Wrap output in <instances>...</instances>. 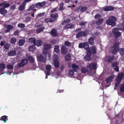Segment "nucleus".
Here are the masks:
<instances>
[{
  "label": "nucleus",
  "instance_id": "7c9ffc66",
  "mask_svg": "<svg viewBox=\"0 0 124 124\" xmlns=\"http://www.w3.org/2000/svg\"><path fill=\"white\" fill-rule=\"evenodd\" d=\"M74 72L73 70H70L69 72V76L71 78H73L74 77L73 76Z\"/></svg>",
  "mask_w": 124,
  "mask_h": 124
},
{
  "label": "nucleus",
  "instance_id": "aec40b11",
  "mask_svg": "<svg viewBox=\"0 0 124 124\" xmlns=\"http://www.w3.org/2000/svg\"><path fill=\"white\" fill-rule=\"evenodd\" d=\"M57 16L58 15L56 13H55L51 15V17L52 18V20L53 21V22L56 19Z\"/></svg>",
  "mask_w": 124,
  "mask_h": 124
},
{
  "label": "nucleus",
  "instance_id": "1a4fd4ad",
  "mask_svg": "<svg viewBox=\"0 0 124 124\" xmlns=\"http://www.w3.org/2000/svg\"><path fill=\"white\" fill-rule=\"evenodd\" d=\"M119 45V43L118 42H116L114 43L113 46V50L112 52V53L113 54H116L117 52L119 49L118 47Z\"/></svg>",
  "mask_w": 124,
  "mask_h": 124
},
{
  "label": "nucleus",
  "instance_id": "2eb2a0df",
  "mask_svg": "<svg viewBox=\"0 0 124 124\" xmlns=\"http://www.w3.org/2000/svg\"><path fill=\"white\" fill-rule=\"evenodd\" d=\"M72 68L74 71H76L79 70V67L78 65L73 64L72 65Z\"/></svg>",
  "mask_w": 124,
  "mask_h": 124
},
{
  "label": "nucleus",
  "instance_id": "b1692460",
  "mask_svg": "<svg viewBox=\"0 0 124 124\" xmlns=\"http://www.w3.org/2000/svg\"><path fill=\"white\" fill-rule=\"evenodd\" d=\"M13 28L12 26L9 25H8L7 26V29L5 31V32L7 33L9 32L10 30Z\"/></svg>",
  "mask_w": 124,
  "mask_h": 124
},
{
  "label": "nucleus",
  "instance_id": "412c9836",
  "mask_svg": "<svg viewBox=\"0 0 124 124\" xmlns=\"http://www.w3.org/2000/svg\"><path fill=\"white\" fill-rule=\"evenodd\" d=\"M114 56H112L111 58L106 56V60L108 62H112L114 59Z\"/></svg>",
  "mask_w": 124,
  "mask_h": 124
},
{
  "label": "nucleus",
  "instance_id": "3c124183",
  "mask_svg": "<svg viewBox=\"0 0 124 124\" xmlns=\"http://www.w3.org/2000/svg\"><path fill=\"white\" fill-rule=\"evenodd\" d=\"M68 26H70L69 27H65L67 29H68L69 28H70V29H72L74 27V26L73 24H68Z\"/></svg>",
  "mask_w": 124,
  "mask_h": 124
},
{
  "label": "nucleus",
  "instance_id": "20e7f679",
  "mask_svg": "<svg viewBox=\"0 0 124 124\" xmlns=\"http://www.w3.org/2000/svg\"><path fill=\"white\" fill-rule=\"evenodd\" d=\"M124 29V26L122 25V27L121 28L119 27V29L118 28H114L112 31L113 33L115 35V37H117L120 36L121 33L118 31L119 30H123Z\"/></svg>",
  "mask_w": 124,
  "mask_h": 124
},
{
  "label": "nucleus",
  "instance_id": "de8ad7c7",
  "mask_svg": "<svg viewBox=\"0 0 124 124\" xmlns=\"http://www.w3.org/2000/svg\"><path fill=\"white\" fill-rule=\"evenodd\" d=\"M81 71L83 73H85L87 72V69L86 70L85 68H82L81 69Z\"/></svg>",
  "mask_w": 124,
  "mask_h": 124
},
{
  "label": "nucleus",
  "instance_id": "5fc2aeb1",
  "mask_svg": "<svg viewBox=\"0 0 124 124\" xmlns=\"http://www.w3.org/2000/svg\"><path fill=\"white\" fill-rule=\"evenodd\" d=\"M112 65L113 67H115L117 65V63L116 62H114L112 63Z\"/></svg>",
  "mask_w": 124,
  "mask_h": 124
},
{
  "label": "nucleus",
  "instance_id": "4c0bfd02",
  "mask_svg": "<svg viewBox=\"0 0 124 124\" xmlns=\"http://www.w3.org/2000/svg\"><path fill=\"white\" fill-rule=\"evenodd\" d=\"M16 41V39L14 38H11L10 39L11 42L13 44H14L15 43Z\"/></svg>",
  "mask_w": 124,
  "mask_h": 124
},
{
  "label": "nucleus",
  "instance_id": "49530a36",
  "mask_svg": "<svg viewBox=\"0 0 124 124\" xmlns=\"http://www.w3.org/2000/svg\"><path fill=\"white\" fill-rule=\"evenodd\" d=\"M63 3H61L60 4V7L59 8V10H61L62 9H63Z\"/></svg>",
  "mask_w": 124,
  "mask_h": 124
},
{
  "label": "nucleus",
  "instance_id": "58836bf2",
  "mask_svg": "<svg viewBox=\"0 0 124 124\" xmlns=\"http://www.w3.org/2000/svg\"><path fill=\"white\" fill-rule=\"evenodd\" d=\"M35 7V6L34 5H32L31 6L28 10L29 11H31L32 10H33V11L36 10V9H33Z\"/></svg>",
  "mask_w": 124,
  "mask_h": 124
},
{
  "label": "nucleus",
  "instance_id": "4be33fe9",
  "mask_svg": "<svg viewBox=\"0 0 124 124\" xmlns=\"http://www.w3.org/2000/svg\"><path fill=\"white\" fill-rule=\"evenodd\" d=\"M36 41V39L33 38H31L28 39V42H31V43H33L34 46L35 45V42Z\"/></svg>",
  "mask_w": 124,
  "mask_h": 124
},
{
  "label": "nucleus",
  "instance_id": "79ce46f5",
  "mask_svg": "<svg viewBox=\"0 0 124 124\" xmlns=\"http://www.w3.org/2000/svg\"><path fill=\"white\" fill-rule=\"evenodd\" d=\"M28 58L30 62H33L34 61V58L31 56H29L28 57Z\"/></svg>",
  "mask_w": 124,
  "mask_h": 124
},
{
  "label": "nucleus",
  "instance_id": "f03ea898",
  "mask_svg": "<svg viewBox=\"0 0 124 124\" xmlns=\"http://www.w3.org/2000/svg\"><path fill=\"white\" fill-rule=\"evenodd\" d=\"M97 65L96 63L93 62L90 63L87 66V73L89 75H92V70L97 69Z\"/></svg>",
  "mask_w": 124,
  "mask_h": 124
},
{
  "label": "nucleus",
  "instance_id": "6e6d98bb",
  "mask_svg": "<svg viewBox=\"0 0 124 124\" xmlns=\"http://www.w3.org/2000/svg\"><path fill=\"white\" fill-rule=\"evenodd\" d=\"M100 15L99 14H97L94 17L96 19H98L99 18Z\"/></svg>",
  "mask_w": 124,
  "mask_h": 124
},
{
  "label": "nucleus",
  "instance_id": "603ef678",
  "mask_svg": "<svg viewBox=\"0 0 124 124\" xmlns=\"http://www.w3.org/2000/svg\"><path fill=\"white\" fill-rule=\"evenodd\" d=\"M7 68L8 69H12L13 68V66L11 64H9L7 66Z\"/></svg>",
  "mask_w": 124,
  "mask_h": 124
},
{
  "label": "nucleus",
  "instance_id": "c9c22d12",
  "mask_svg": "<svg viewBox=\"0 0 124 124\" xmlns=\"http://www.w3.org/2000/svg\"><path fill=\"white\" fill-rule=\"evenodd\" d=\"M35 50V48L34 46H31L29 48V50L30 51H33Z\"/></svg>",
  "mask_w": 124,
  "mask_h": 124
},
{
  "label": "nucleus",
  "instance_id": "6e6552de",
  "mask_svg": "<svg viewBox=\"0 0 124 124\" xmlns=\"http://www.w3.org/2000/svg\"><path fill=\"white\" fill-rule=\"evenodd\" d=\"M91 54V52L89 49H87V54L85 57V59L86 61H89L91 59L90 56Z\"/></svg>",
  "mask_w": 124,
  "mask_h": 124
},
{
  "label": "nucleus",
  "instance_id": "0e129e2a",
  "mask_svg": "<svg viewBox=\"0 0 124 124\" xmlns=\"http://www.w3.org/2000/svg\"><path fill=\"white\" fill-rule=\"evenodd\" d=\"M6 73L7 74L10 75V74L12 73V72H10L8 71H7L6 72Z\"/></svg>",
  "mask_w": 124,
  "mask_h": 124
},
{
  "label": "nucleus",
  "instance_id": "09e8293b",
  "mask_svg": "<svg viewBox=\"0 0 124 124\" xmlns=\"http://www.w3.org/2000/svg\"><path fill=\"white\" fill-rule=\"evenodd\" d=\"M18 26L19 27L23 28L25 27V25L23 23H20L18 25Z\"/></svg>",
  "mask_w": 124,
  "mask_h": 124
},
{
  "label": "nucleus",
  "instance_id": "37998d69",
  "mask_svg": "<svg viewBox=\"0 0 124 124\" xmlns=\"http://www.w3.org/2000/svg\"><path fill=\"white\" fill-rule=\"evenodd\" d=\"M44 20V21L46 23H48L49 22H53V21L52 20V19L49 18L45 19Z\"/></svg>",
  "mask_w": 124,
  "mask_h": 124
},
{
  "label": "nucleus",
  "instance_id": "f8f14e48",
  "mask_svg": "<svg viewBox=\"0 0 124 124\" xmlns=\"http://www.w3.org/2000/svg\"><path fill=\"white\" fill-rule=\"evenodd\" d=\"M28 60L26 59H23L22 60L21 62L18 64L19 67H22L26 64L28 62Z\"/></svg>",
  "mask_w": 124,
  "mask_h": 124
},
{
  "label": "nucleus",
  "instance_id": "338daca9",
  "mask_svg": "<svg viewBox=\"0 0 124 124\" xmlns=\"http://www.w3.org/2000/svg\"><path fill=\"white\" fill-rule=\"evenodd\" d=\"M4 41H1L0 43V45L1 46H2L4 45Z\"/></svg>",
  "mask_w": 124,
  "mask_h": 124
},
{
  "label": "nucleus",
  "instance_id": "052dcab7",
  "mask_svg": "<svg viewBox=\"0 0 124 124\" xmlns=\"http://www.w3.org/2000/svg\"><path fill=\"white\" fill-rule=\"evenodd\" d=\"M117 82L116 83L115 85V86L117 87H118L119 86V85L120 83H119V82Z\"/></svg>",
  "mask_w": 124,
  "mask_h": 124
},
{
  "label": "nucleus",
  "instance_id": "5701e85b",
  "mask_svg": "<svg viewBox=\"0 0 124 124\" xmlns=\"http://www.w3.org/2000/svg\"><path fill=\"white\" fill-rule=\"evenodd\" d=\"M5 68V66L4 64L1 63L0 64V73L3 71Z\"/></svg>",
  "mask_w": 124,
  "mask_h": 124
},
{
  "label": "nucleus",
  "instance_id": "423d86ee",
  "mask_svg": "<svg viewBox=\"0 0 124 124\" xmlns=\"http://www.w3.org/2000/svg\"><path fill=\"white\" fill-rule=\"evenodd\" d=\"M43 26L42 24L41 23H39L36 24L35 26L37 27V32L39 33L43 31L44 29V28H41Z\"/></svg>",
  "mask_w": 124,
  "mask_h": 124
},
{
  "label": "nucleus",
  "instance_id": "f704fd0d",
  "mask_svg": "<svg viewBox=\"0 0 124 124\" xmlns=\"http://www.w3.org/2000/svg\"><path fill=\"white\" fill-rule=\"evenodd\" d=\"M103 20V19H99L96 22V24L98 25H99L102 23Z\"/></svg>",
  "mask_w": 124,
  "mask_h": 124
},
{
  "label": "nucleus",
  "instance_id": "6ab92c4d",
  "mask_svg": "<svg viewBox=\"0 0 124 124\" xmlns=\"http://www.w3.org/2000/svg\"><path fill=\"white\" fill-rule=\"evenodd\" d=\"M9 6V4L8 3L3 2L0 4V7L2 6L4 8H6L8 7Z\"/></svg>",
  "mask_w": 124,
  "mask_h": 124
},
{
  "label": "nucleus",
  "instance_id": "2f4dec72",
  "mask_svg": "<svg viewBox=\"0 0 124 124\" xmlns=\"http://www.w3.org/2000/svg\"><path fill=\"white\" fill-rule=\"evenodd\" d=\"M25 40H19V42L18 43V45L20 46H23V45L24 43H25Z\"/></svg>",
  "mask_w": 124,
  "mask_h": 124
},
{
  "label": "nucleus",
  "instance_id": "864d4df0",
  "mask_svg": "<svg viewBox=\"0 0 124 124\" xmlns=\"http://www.w3.org/2000/svg\"><path fill=\"white\" fill-rule=\"evenodd\" d=\"M65 45L67 46H69L71 45V43L69 41H66L65 42Z\"/></svg>",
  "mask_w": 124,
  "mask_h": 124
},
{
  "label": "nucleus",
  "instance_id": "8fccbe9b",
  "mask_svg": "<svg viewBox=\"0 0 124 124\" xmlns=\"http://www.w3.org/2000/svg\"><path fill=\"white\" fill-rule=\"evenodd\" d=\"M87 8L86 7H84L82 8L80 10V11L81 12H83L85 11L87 9Z\"/></svg>",
  "mask_w": 124,
  "mask_h": 124
},
{
  "label": "nucleus",
  "instance_id": "ea45409f",
  "mask_svg": "<svg viewBox=\"0 0 124 124\" xmlns=\"http://www.w3.org/2000/svg\"><path fill=\"white\" fill-rule=\"evenodd\" d=\"M60 72H58L56 74L57 75V76H56L55 75H54L53 74H52V76L53 77H55L56 78H57L59 77V76L60 75Z\"/></svg>",
  "mask_w": 124,
  "mask_h": 124
},
{
  "label": "nucleus",
  "instance_id": "13d9d810",
  "mask_svg": "<svg viewBox=\"0 0 124 124\" xmlns=\"http://www.w3.org/2000/svg\"><path fill=\"white\" fill-rule=\"evenodd\" d=\"M86 23L85 22H82L80 23V24L81 25H84Z\"/></svg>",
  "mask_w": 124,
  "mask_h": 124
},
{
  "label": "nucleus",
  "instance_id": "680f3d73",
  "mask_svg": "<svg viewBox=\"0 0 124 124\" xmlns=\"http://www.w3.org/2000/svg\"><path fill=\"white\" fill-rule=\"evenodd\" d=\"M16 6L15 5L12 6L11 7V9L13 10L15 8Z\"/></svg>",
  "mask_w": 124,
  "mask_h": 124
},
{
  "label": "nucleus",
  "instance_id": "c03bdc74",
  "mask_svg": "<svg viewBox=\"0 0 124 124\" xmlns=\"http://www.w3.org/2000/svg\"><path fill=\"white\" fill-rule=\"evenodd\" d=\"M120 88L121 92H123L124 91V83L121 85Z\"/></svg>",
  "mask_w": 124,
  "mask_h": 124
},
{
  "label": "nucleus",
  "instance_id": "9b49d317",
  "mask_svg": "<svg viewBox=\"0 0 124 124\" xmlns=\"http://www.w3.org/2000/svg\"><path fill=\"white\" fill-rule=\"evenodd\" d=\"M51 66L50 65H48L46 66V69L47 70L46 72L45 73L46 77L45 78L47 79L48 78L47 76L50 75V71L51 69Z\"/></svg>",
  "mask_w": 124,
  "mask_h": 124
},
{
  "label": "nucleus",
  "instance_id": "dca6fc26",
  "mask_svg": "<svg viewBox=\"0 0 124 124\" xmlns=\"http://www.w3.org/2000/svg\"><path fill=\"white\" fill-rule=\"evenodd\" d=\"M114 9V8L111 6L107 7L104 8H103V10L106 11L112 10H113Z\"/></svg>",
  "mask_w": 124,
  "mask_h": 124
},
{
  "label": "nucleus",
  "instance_id": "c756f323",
  "mask_svg": "<svg viewBox=\"0 0 124 124\" xmlns=\"http://www.w3.org/2000/svg\"><path fill=\"white\" fill-rule=\"evenodd\" d=\"M87 49H89L91 52V54L92 53L93 54H94L95 53L96 51V49L95 48L94 46H93L91 47V49L88 48Z\"/></svg>",
  "mask_w": 124,
  "mask_h": 124
},
{
  "label": "nucleus",
  "instance_id": "72a5a7b5",
  "mask_svg": "<svg viewBox=\"0 0 124 124\" xmlns=\"http://www.w3.org/2000/svg\"><path fill=\"white\" fill-rule=\"evenodd\" d=\"M70 21V20L69 19H67L63 21L62 23V24L63 25L67 24Z\"/></svg>",
  "mask_w": 124,
  "mask_h": 124
},
{
  "label": "nucleus",
  "instance_id": "9d476101",
  "mask_svg": "<svg viewBox=\"0 0 124 124\" xmlns=\"http://www.w3.org/2000/svg\"><path fill=\"white\" fill-rule=\"evenodd\" d=\"M89 47L88 44L87 42L84 43H80L79 45V47L80 48H84L85 49H87Z\"/></svg>",
  "mask_w": 124,
  "mask_h": 124
},
{
  "label": "nucleus",
  "instance_id": "c85d7f7f",
  "mask_svg": "<svg viewBox=\"0 0 124 124\" xmlns=\"http://www.w3.org/2000/svg\"><path fill=\"white\" fill-rule=\"evenodd\" d=\"M42 41L41 40H37L35 42V45H36L38 46H40L42 45Z\"/></svg>",
  "mask_w": 124,
  "mask_h": 124
},
{
  "label": "nucleus",
  "instance_id": "39448f33",
  "mask_svg": "<svg viewBox=\"0 0 124 124\" xmlns=\"http://www.w3.org/2000/svg\"><path fill=\"white\" fill-rule=\"evenodd\" d=\"M114 78L113 76L109 77L108 78L106 81V84H104L102 82V85L103 87H107L109 86L110 85V82H111Z\"/></svg>",
  "mask_w": 124,
  "mask_h": 124
},
{
  "label": "nucleus",
  "instance_id": "bb28decb",
  "mask_svg": "<svg viewBox=\"0 0 124 124\" xmlns=\"http://www.w3.org/2000/svg\"><path fill=\"white\" fill-rule=\"evenodd\" d=\"M8 120L7 116H3L0 118V120H2L4 122H6Z\"/></svg>",
  "mask_w": 124,
  "mask_h": 124
},
{
  "label": "nucleus",
  "instance_id": "a18cd8bd",
  "mask_svg": "<svg viewBox=\"0 0 124 124\" xmlns=\"http://www.w3.org/2000/svg\"><path fill=\"white\" fill-rule=\"evenodd\" d=\"M65 58L66 61L69 60L70 58V56L69 54H68L65 56Z\"/></svg>",
  "mask_w": 124,
  "mask_h": 124
},
{
  "label": "nucleus",
  "instance_id": "bf43d9fd",
  "mask_svg": "<svg viewBox=\"0 0 124 124\" xmlns=\"http://www.w3.org/2000/svg\"><path fill=\"white\" fill-rule=\"evenodd\" d=\"M115 70L116 71H118L119 70V68L118 66H116L115 68H114Z\"/></svg>",
  "mask_w": 124,
  "mask_h": 124
},
{
  "label": "nucleus",
  "instance_id": "a211bd4d",
  "mask_svg": "<svg viewBox=\"0 0 124 124\" xmlns=\"http://www.w3.org/2000/svg\"><path fill=\"white\" fill-rule=\"evenodd\" d=\"M7 11L2 8H0V13L2 15H4L7 13Z\"/></svg>",
  "mask_w": 124,
  "mask_h": 124
},
{
  "label": "nucleus",
  "instance_id": "0eeeda50",
  "mask_svg": "<svg viewBox=\"0 0 124 124\" xmlns=\"http://www.w3.org/2000/svg\"><path fill=\"white\" fill-rule=\"evenodd\" d=\"M88 30H86L84 32L81 31L79 32L76 35L77 38H78L83 36H86L88 34Z\"/></svg>",
  "mask_w": 124,
  "mask_h": 124
},
{
  "label": "nucleus",
  "instance_id": "cd10ccee",
  "mask_svg": "<svg viewBox=\"0 0 124 124\" xmlns=\"http://www.w3.org/2000/svg\"><path fill=\"white\" fill-rule=\"evenodd\" d=\"M16 52L15 51H11L8 53V55L9 56H12L16 55Z\"/></svg>",
  "mask_w": 124,
  "mask_h": 124
},
{
  "label": "nucleus",
  "instance_id": "a19ab883",
  "mask_svg": "<svg viewBox=\"0 0 124 124\" xmlns=\"http://www.w3.org/2000/svg\"><path fill=\"white\" fill-rule=\"evenodd\" d=\"M119 53L120 55H124V48H122L119 50Z\"/></svg>",
  "mask_w": 124,
  "mask_h": 124
},
{
  "label": "nucleus",
  "instance_id": "4468645a",
  "mask_svg": "<svg viewBox=\"0 0 124 124\" xmlns=\"http://www.w3.org/2000/svg\"><path fill=\"white\" fill-rule=\"evenodd\" d=\"M68 49L65 46H63L61 48V52L62 54H65L67 52Z\"/></svg>",
  "mask_w": 124,
  "mask_h": 124
},
{
  "label": "nucleus",
  "instance_id": "f257e3e1",
  "mask_svg": "<svg viewBox=\"0 0 124 124\" xmlns=\"http://www.w3.org/2000/svg\"><path fill=\"white\" fill-rule=\"evenodd\" d=\"M44 48L43 49V53L40 55L37 56L38 60L40 61L45 62L46 61V53H47L48 50L51 47V45L50 44H45L44 45Z\"/></svg>",
  "mask_w": 124,
  "mask_h": 124
},
{
  "label": "nucleus",
  "instance_id": "e2e57ef3",
  "mask_svg": "<svg viewBox=\"0 0 124 124\" xmlns=\"http://www.w3.org/2000/svg\"><path fill=\"white\" fill-rule=\"evenodd\" d=\"M4 47L6 49H8L9 48L8 45V44H5L4 45Z\"/></svg>",
  "mask_w": 124,
  "mask_h": 124
},
{
  "label": "nucleus",
  "instance_id": "4d7b16f0",
  "mask_svg": "<svg viewBox=\"0 0 124 124\" xmlns=\"http://www.w3.org/2000/svg\"><path fill=\"white\" fill-rule=\"evenodd\" d=\"M19 31L18 30H16V31H15L14 33V35H18L19 33Z\"/></svg>",
  "mask_w": 124,
  "mask_h": 124
},
{
  "label": "nucleus",
  "instance_id": "393cba45",
  "mask_svg": "<svg viewBox=\"0 0 124 124\" xmlns=\"http://www.w3.org/2000/svg\"><path fill=\"white\" fill-rule=\"evenodd\" d=\"M51 34L53 36L56 37L58 35L56 31L54 29H53L50 32Z\"/></svg>",
  "mask_w": 124,
  "mask_h": 124
},
{
  "label": "nucleus",
  "instance_id": "473e14b6",
  "mask_svg": "<svg viewBox=\"0 0 124 124\" xmlns=\"http://www.w3.org/2000/svg\"><path fill=\"white\" fill-rule=\"evenodd\" d=\"M54 51L56 53H58L60 52L59 46H55L54 48Z\"/></svg>",
  "mask_w": 124,
  "mask_h": 124
},
{
  "label": "nucleus",
  "instance_id": "69168bd1",
  "mask_svg": "<svg viewBox=\"0 0 124 124\" xmlns=\"http://www.w3.org/2000/svg\"><path fill=\"white\" fill-rule=\"evenodd\" d=\"M63 92V90H58V92L57 93H62Z\"/></svg>",
  "mask_w": 124,
  "mask_h": 124
},
{
  "label": "nucleus",
  "instance_id": "7ed1b4c3",
  "mask_svg": "<svg viewBox=\"0 0 124 124\" xmlns=\"http://www.w3.org/2000/svg\"><path fill=\"white\" fill-rule=\"evenodd\" d=\"M116 19L115 17L112 16L110 17L107 20L106 22V23L108 25H111L113 26L116 24Z\"/></svg>",
  "mask_w": 124,
  "mask_h": 124
},
{
  "label": "nucleus",
  "instance_id": "ddd939ff",
  "mask_svg": "<svg viewBox=\"0 0 124 124\" xmlns=\"http://www.w3.org/2000/svg\"><path fill=\"white\" fill-rule=\"evenodd\" d=\"M124 75L123 73H119L117 76V77L116 78V81L117 82H119L121 80Z\"/></svg>",
  "mask_w": 124,
  "mask_h": 124
},
{
  "label": "nucleus",
  "instance_id": "e433bc0d",
  "mask_svg": "<svg viewBox=\"0 0 124 124\" xmlns=\"http://www.w3.org/2000/svg\"><path fill=\"white\" fill-rule=\"evenodd\" d=\"M89 43L91 45H93L94 43L93 39L92 38H90L89 39Z\"/></svg>",
  "mask_w": 124,
  "mask_h": 124
},
{
  "label": "nucleus",
  "instance_id": "a878e982",
  "mask_svg": "<svg viewBox=\"0 0 124 124\" xmlns=\"http://www.w3.org/2000/svg\"><path fill=\"white\" fill-rule=\"evenodd\" d=\"M54 65L56 68H58L59 67V62L58 60H55L54 61Z\"/></svg>",
  "mask_w": 124,
  "mask_h": 124
},
{
  "label": "nucleus",
  "instance_id": "f3484780",
  "mask_svg": "<svg viewBox=\"0 0 124 124\" xmlns=\"http://www.w3.org/2000/svg\"><path fill=\"white\" fill-rule=\"evenodd\" d=\"M45 3V2L43 1L41 3L38 2L36 4V6L37 8H39L44 5Z\"/></svg>",
  "mask_w": 124,
  "mask_h": 124
},
{
  "label": "nucleus",
  "instance_id": "774afa93",
  "mask_svg": "<svg viewBox=\"0 0 124 124\" xmlns=\"http://www.w3.org/2000/svg\"><path fill=\"white\" fill-rule=\"evenodd\" d=\"M30 19V18L29 17H27L26 19V20L27 21H29Z\"/></svg>",
  "mask_w": 124,
  "mask_h": 124
}]
</instances>
